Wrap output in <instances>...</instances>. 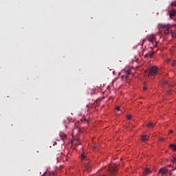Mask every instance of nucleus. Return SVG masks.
I'll list each match as a JSON object with an SVG mask.
<instances>
[{"label": "nucleus", "mask_w": 176, "mask_h": 176, "mask_svg": "<svg viewBox=\"0 0 176 176\" xmlns=\"http://www.w3.org/2000/svg\"><path fill=\"white\" fill-rule=\"evenodd\" d=\"M143 90H148V87H146V85H144Z\"/></svg>", "instance_id": "obj_21"}, {"label": "nucleus", "mask_w": 176, "mask_h": 176, "mask_svg": "<svg viewBox=\"0 0 176 176\" xmlns=\"http://www.w3.org/2000/svg\"><path fill=\"white\" fill-rule=\"evenodd\" d=\"M79 123H80V121H78L75 123V126L77 127L78 129H79Z\"/></svg>", "instance_id": "obj_16"}, {"label": "nucleus", "mask_w": 176, "mask_h": 176, "mask_svg": "<svg viewBox=\"0 0 176 176\" xmlns=\"http://www.w3.org/2000/svg\"><path fill=\"white\" fill-rule=\"evenodd\" d=\"M147 127H155V123L150 122L147 124Z\"/></svg>", "instance_id": "obj_11"}, {"label": "nucleus", "mask_w": 176, "mask_h": 176, "mask_svg": "<svg viewBox=\"0 0 176 176\" xmlns=\"http://www.w3.org/2000/svg\"><path fill=\"white\" fill-rule=\"evenodd\" d=\"M170 148L172 149V151H176V145L174 144H170Z\"/></svg>", "instance_id": "obj_10"}, {"label": "nucleus", "mask_w": 176, "mask_h": 176, "mask_svg": "<svg viewBox=\"0 0 176 176\" xmlns=\"http://www.w3.org/2000/svg\"><path fill=\"white\" fill-rule=\"evenodd\" d=\"M141 140H142V141H143V142H146V141H148V140H149V136H148V135H142Z\"/></svg>", "instance_id": "obj_5"}, {"label": "nucleus", "mask_w": 176, "mask_h": 176, "mask_svg": "<svg viewBox=\"0 0 176 176\" xmlns=\"http://www.w3.org/2000/svg\"><path fill=\"white\" fill-rule=\"evenodd\" d=\"M175 63H176V60H173L172 61V64H171L172 67H175Z\"/></svg>", "instance_id": "obj_17"}, {"label": "nucleus", "mask_w": 176, "mask_h": 176, "mask_svg": "<svg viewBox=\"0 0 176 176\" xmlns=\"http://www.w3.org/2000/svg\"><path fill=\"white\" fill-rule=\"evenodd\" d=\"M153 53H154V52H152V53L148 52L149 57H151V58H152V57H153Z\"/></svg>", "instance_id": "obj_19"}, {"label": "nucleus", "mask_w": 176, "mask_h": 176, "mask_svg": "<svg viewBox=\"0 0 176 176\" xmlns=\"http://www.w3.org/2000/svg\"><path fill=\"white\" fill-rule=\"evenodd\" d=\"M127 75H130V72H127Z\"/></svg>", "instance_id": "obj_29"}, {"label": "nucleus", "mask_w": 176, "mask_h": 176, "mask_svg": "<svg viewBox=\"0 0 176 176\" xmlns=\"http://www.w3.org/2000/svg\"><path fill=\"white\" fill-rule=\"evenodd\" d=\"M176 162V155L173 157V160H172V163Z\"/></svg>", "instance_id": "obj_20"}, {"label": "nucleus", "mask_w": 176, "mask_h": 176, "mask_svg": "<svg viewBox=\"0 0 176 176\" xmlns=\"http://www.w3.org/2000/svg\"><path fill=\"white\" fill-rule=\"evenodd\" d=\"M168 94H171V91H169L168 92Z\"/></svg>", "instance_id": "obj_28"}, {"label": "nucleus", "mask_w": 176, "mask_h": 176, "mask_svg": "<svg viewBox=\"0 0 176 176\" xmlns=\"http://www.w3.org/2000/svg\"><path fill=\"white\" fill-rule=\"evenodd\" d=\"M144 57H146V58L149 57V53H148V54H146L145 56H144Z\"/></svg>", "instance_id": "obj_23"}, {"label": "nucleus", "mask_w": 176, "mask_h": 176, "mask_svg": "<svg viewBox=\"0 0 176 176\" xmlns=\"http://www.w3.org/2000/svg\"><path fill=\"white\" fill-rule=\"evenodd\" d=\"M85 168H87V170H89V168H90V164H85Z\"/></svg>", "instance_id": "obj_18"}, {"label": "nucleus", "mask_w": 176, "mask_h": 176, "mask_svg": "<svg viewBox=\"0 0 176 176\" xmlns=\"http://www.w3.org/2000/svg\"><path fill=\"white\" fill-rule=\"evenodd\" d=\"M127 119H131V115L129 114L126 116Z\"/></svg>", "instance_id": "obj_22"}, {"label": "nucleus", "mask_w": 176, "mask_h": 176, "mask_svg": "<svg viewBox=\"0 0 176 176\" xmlns=\"http://www.w3.org/2000/svg\"><path fill=\"white\" fill-rule=\"evenodd\" d=\"M162 83L163 85H167V86H169V87H171V86L172 87H174V85L170 84L167 80H164Z\"/></svg>", "instance_id": "obj_7"}, {"label": "nucleus", "mask_w": 176, "mask_h": 176, "mask_svg": "<svg viewBox=\"0 0 176 176\" xmlns=\"http://www.w3.org/2000/svg\"><path fill=\"white\" fill-rule=\"evenodd\" d=\"M151 173V170L148 168H146L144 171L143 176L148 175Z\"/></svg>", "instance_id": "obj_9"}, {"label": "nucleus", "mask_w": 176, "mask_h": 176, "mask_svg": "<svg viewBox=\"0 0 176 176\" xmlns=\"http://www.w3.org/2000/svg\"><path fill=\"white\" fill-rule=\"evenodd\" d=\"M173 25L170 24H160L159 29L164 31V35H168L170 32H173Z\"/></svg>", "instance_id": "obj_1"}, {"label": "nucleus", "mask_w": 176, "mask_h": 176, "mask_svg": "<svg viewBox=\"0 0 176 176\" xmlns=\"http://www.w3.org/2000/svg\"><path fill=\"white\" fill-rule=\"evenodd\" d=\"M169 17L170 19H173V17H175L176 16V10L173 8L171 10H169Z\"/></svg>", "instance_id": "obj_3"}, {"label": "nucleus", "mask_w": 176, "mask_h": 176, "mask_svg": "<svg viewBox=\"0 0 176 176\" xmlns=\"http://www.w3.org/2000/svg\"><path fill=\"white\" fill-rule=\"evenodd\" d=\"M116 109L117 111H120V107H117L116 108Z\"/></svg>", "instance_id": "obj_24"}, {"label": "nucleus", "mask_w": 176, "mask_h": 176, "mask_svg": "<svg viewBox=\"0 0 176 176\" xmlns=\"http://www.w3.org/2000/svg\"><path fill=\"white\" fill-rule=\"evenodd\" d=\"M147 38L149 42H151V43H153V42L156 41V37L155 36V35L148 36Z\"/></svg>", "instance_id": "obj_4"}, {"label": "nucleus", "mask_w": 176, "mask_h": 176, "mask_svg": "<svg viewBox=\"0 0 176 176\" xmlns=\"http://www.w3.org/2000/svg\"><path fill=\"white\" fill-rule=\"evenodd\" d=\"M160 141H164V138H160Z\"/></svg>", "instance_id": "obj_27"}, {"label": "nucleus", "mask_w": 176, "mask_h": 176, "mask_svg": "<svg viewBox=\"0 0 176 176\" xmlns=\"http://www.w3.org/2000/svg\"><path fill=\"white\" fill-rule=\"evenodd\" d=\"M170 6L172 8H176V0L173 1L171 3H170Z\"/></svg>", "instance_id": "obj_13"}, {"label": "nucleus", "mask_w": 176, "mask_h": 176, "mask_svg": "<svg viewBox=\"0 0 176 176\" xmlns=\"http://www.w3.org/2000/svg\"><path fill=\"white\" fill-rule=\"evenodd\" d=\"M170 34H171V35H172V37L176 38V33L174 32H173V30H172V32H170Z\"/></svg>", "instance_id": "obj_15"}, {"label": "nucleus", "mask_w": 176, "mask_h": 176, "mask_svg": "<svg viewBox=\"0 0 176 176\" xmlns=\"http://www.w3.org/2000/svg\"><path fill=\"white\" fill-rule=\"evenodd\" d=\"M128 76H126V78H127Z\"/></svg>", "instance_id": "obj_31"}, {"label": "nucleus", "mask_w": 176, "mask_h": 176, "mask_svg": "<svg viewBox=\"0 0 176 176\" xmlns=\"http://www.w3.org/2000/svg\"><path fill=\"white\" fill-rule=\"evenodd\" d=\"M175 170H176V168H175Z\"/></svg>", "instance_id": "obj_32"}, {"label": "nucleus", "mask_w": 176, "mask_h": 176, "mask_svg": "<svg viewBox=\"0 0 176 176\" xmlns=\"http://www.w3.org/2000/svg\"><path fill=\"white\" fill-rule=\"evenodd\" d=\"M60 138H61L63 141H65V140H67V134H65V133H60Z\"/></svg>", "instance_id": "obj_6"}, {"label": "nucleus", "mask_w": 176, "mask_h": 176, "mask_svg": "<svg viewBox=\"0 0 176 176\" xmlns=\"http://www.w3.org/2000/svg\"><path fill=\"white\" fill-rule=\"evenodd\" d=\"M81 159L82 160L86 159V154L85 153L81 154Z\"/></svg>", "instance_id": "obj_14"}, {"label": "nucleus", "mask_w": 176, "mask_h": 176, "mask_svg": "<svg viewBox=\"0 0 176 176\" xmlns=\"http://www.w3.org/2000/svg\"><path fill=\"white\" fill-rule=\"evenodd\" d=\"M173 132H174V131H173V130L169 131V133H170V134L173 133Z\"/></svg>", "instance_id": "obj_25"}, {"label": "nucleus", "mask_w": 176, "mask_h": 176, "mask_svg": "<svg viewBox=\"0 0 176 176\" xmlns=\"http://www.w3.org/2000/svg\"><path fill=\"white\" fill-rule=\"evenodd\" d=\"M170 175L176 176V170L175 169H173L172 171L170 172Z\"/></svg>", "instance_id": "obj_12"}, {"label": "nucleus", "mask_w": 176, "mask_h": 176, "mask_svg": "<svg viewBox=\"0 0 176 176\" xmlns=\"http://www.w3.org/2000/svg\"><path fill=\"white\" fill-rule=\"evenodd\" d=\"M157 67L156 66H153L151 68L149 69L148 70V75L150 76H155L156 74H157Z\"/></svg>", "instance_id": "obj_2"}, {"label": "nucleus", "mask_w": 176, "mask_h": 176, "mask_svg": "<svg viewBox=\"0 0 176 176\" xmlns=\"http://www.w3.org/2000/svg\"><path fill=\"white\" fill-rule=\"evenodd\" d=\"M170 61H171V60H170V59H167V60H166V62H167V63H170Z\"/></svg>", "instance_id": "obj_26"}, {"label": "nucleus", "mask_w": 176, "mask_h": 176, "mask_svg": "<svg viewBox=\"0 0 176 176\" xmlns=\"http://www.w3.org/2000/svg\"><path fill=\"white\" fill-rule=\"evenodd\" d=\"M85 122H87V120L86 119H85Z\"/></svg>", "instance_id": "obj_30"}, {"label": "nucleus", "mask_w": 176, "mask_h": 176, "mask_svg": "<svg viewBox=\"0 0 176 176\" xmlns=\"http://www.w3.org/2000/svg\"><path fill=\"white\" fill-rule=\"evenodd\" d=\"M168 170L167 169H166V168H162L160 169L159 173L160 174H166V173H167Z\"/></svg>", "instance_id": "obj_8"}]
</instances>
